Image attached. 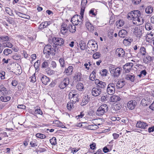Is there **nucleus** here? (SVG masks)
<instances>
[{"label": "nucleus", "instance_id": "1", "mask_svg": "<svg viewBox=\"0 0 154 154\" xmlns=\"http://www.w3.org/2000/svg\"><path fill=\"white\" fill-rule=\"evenodd\" d=\"M140 13L138 10H134L128 14L127 18L133 20V23L136 25H139L143 24L144 20L140 16Z\"/></svg>", "mask_w": 154, "mask_h": 154}, {"label": "nucleus", "instance_id": "2", "mask_svg": "<svg viewBox=\"0 0 154 154\" xmlns=\"http://www.w3.org/2000/svg\"><path fill=\"white\" fill-rule=\"evenodd\" d=\"M109 68L111 73L114 77H118L120 75L122 70L121 68L111 64L109 66Z\"/></svg>", "mask_w": 154, "mask_h": 154}, {"label": "nucleus", "instance_id": "3", "mask_svg": "<svg viewBox=\"0 0 154 154\" xmlns=\"http://www.w3.org/2000/svg\"><path fill=\"white\" fill-rule=\"evenodd\" d=\"M79 94H78L75 92V91L74 90H72L70 91L69 94V98L72 102V104H74L76 102L79 101Z\"/></svg>", "mask_w": 154, "mask_h": 154}, {"label": "nucleus", "instance_id": "4", "mask_svg": "<svg viewBox=\"0 0 154 154\" xmlns=\"http://www.w3.org/2000/svg\"><path fill=\"white\" fill-rule=\"evenodd\" d=\"M51 44L54 47L56 48L57 46H62L64 43L63 39L60 38L54 37L52 39Z\"/></svg>", "mask_w": 154, "mask_h": 154}, {"label": "nucleus", "instance_id": "5", "mask_svg": "<svg viewBox=\"0 0 154 154\" xmlns=\"http://www.w3.org/2000/svg\"><path fill=\"white\" fill-rule=\"evenodd\" d=\"M108 106L106 104H102L97 110L96 114L98 116L102 115L108 111Z\"/></svg>", "mask_w": 154, "mask_h": 154}, {"label": "nucleus", "instance_id": "6", "mask_svg": "<svg viewBox=\"0 0 154 154\" xmlns=\"http://www.w3.org/2000/svg\"><path fill=\"white\" fill-rule=\"evenodd\" d=\"M55 50L53 48H51V46L50 45H45L44 48L43 52L44 54H46L49 55L51 54L52 55H55Z\"/></svg>", "mask_w": 154, "mask_h": 154}, {"label": "nucleus", "instance_id": "7", "mask_svg": "<svg viewBox=\"0 0 154 154\" xmlns=\"http://www.w3.org/2000/svg\"><path fill=\"white\" fill-rule=\"evenodd\" d=\"M115 85L113 83H109L107 85L106 91L107 93L110 95H113L115 92Z\"/></svg>", "mask_w": 154, "mask_h": 154}, {"label": "nucleus", "instance_id": "8", "mask_svg": "<svg viewBox=\"0 0 154 154\" xmlns=\"http://www.w3.org/2000/svg\"><path fill=\"white\" fill-rule=\"evenodd\" d=\"M95 84L97 85V87L99 89L105 88L106 86V83L105 82L100 80L97 79L94 82Z\"/></svg>", "mask_w": 154, "mask_h": 154}, {"label": "nucleus", "instance_id": "9", "mask_svg": "<svg viewBox=\"0 0 154 154\" xmlns=\"http://www.w3.org/2000/svg\"><path fill=\"white\" fill-rule=\"evenodd\" d=\"M69 79L67 78H65L63 80L60 82L59 87L61 89L66 88L69 83Z\"/></svg>", "mask_w": 154, "mask_h": 154}, {"label": "nucleus", "instance_id": "10", "mask_svg": "<svg viewBox=\"0 0 154 154\" xmlns=\"http://www.w3.org/2000/svg\"><path fill=\"white\" fill-rule=\"evenodd\" d=\"M102 91L101 89H99L96 86L92 88L91 94L93 96H98L101 93Z\"/></svg>", "mask_w": 154, "mask_h": 154}, {"label": "nucleus", "instance_id": "11", "mask_svg": "<svg viewBox=\"0 0 154 154\" xmlns=\"http://www.w3.org/2000/svg\"><path fill=\"white\" fill-rule=\"evenodd\" d=\"M133 66V64L132 63H128L123 66V68L125 72L126 73H128L131 69Z\"/></svg>", "mask_w": 154, "mask_h": 154}, {"label": "nucleus", "instance_id": "12", "mask_svg": "<svg viewBox=\"0 0 154 154\" xmlns=\"http://www.w3.org/2000/svg\"><path fill=\"white\" fill-rule=\"evenodd\" d=\"M137 105V102L135 100H131L127 103V106L130 109L132 110L134 109Z\"/></svg>", "mask_w": 154, "mask_h": 154}, {"label": "nucleus", "instance_id": "13", "mask_svg": "<svg viewBox=\"0 0 154 154\" xmlns=\"http://www.w3.org/2000/svg\"><path fill=\"white\" fill-rule=\"evenodd\" d=\"M134 32L136 36L141 37L143 33L142 29V28L135 27L134 29Z\"/></svg>", "mask_w": 154, "mask_h": 154}, {"label": "nucleus", "instance_id": "14", "mask_svg": "<svg viewBox=\"0 0 154 154\" xmlns=\"http://www.w3.org/2000/svg\"><path fill=\"white\" fill-rule=\"evenodd\" d=\"M116 56L119 57H123L125 55V52L122 48H119L116 50Z\"/></svg>", "mask_w": 154, "mask_h": 154}, {"label": "nucleus", "instance_id": "15", "mask_svg": "<svg viewBox=\"0 0 154 154\" xmlns=\"http://www.w3.org/2000/svg\"><path fill=\"white\" fill-rule=\"evenodd\" d=\"M148 126V125L146 123L141 121L138 122L136 125L137 127L143 129L146 128Z\"/></svg>", "mask_w": 154, "mask_h": 154}, {"label": "nucleus", "instance_id": "16", "mask_svg": "<svg viewBox=\"0 0 154 154\" xmlns=\"http://www.w3.org/2000/svg\"><path fill=\"white\" fill-rule=\"evenodd\" d=\"M126 82L123 79H121L119 80L116 84V86L118 89L122 88L125 84Z\"/></svg>", "mask_w": 154, "mask_h": 154}, {"label": "nucleus", "instance_id": "17", "mask_svg": "<svg viewBox=\"0 0 154 154\" xmlns=\"http://www.w3.org/2000/svg\"><path fill=\"white\" fill-rule=\"evenodd\" d=\"M41 79L42 83L45 85H47L50 82L49 78L46 75H42Z\"/></svg>", "mask_w": 154, "mask_h": 154}, {"label": "nucleus", "instance_id": "18", "mask_svg": "<svg viewBox=\"0 0 154 154\" xmlns=\"http://www.w3.org/2000/svg\"><path fill=\"white\" fill-rule=\"evenodd\" d=\"M90 100V97L87 95H85L83 98L81 103V105L82 106H83L87 104Z\"/></svg>", "mask_w": 154, "mask_h": 154}, {"label": "nucleus", "instance_id": "19", "mask_svg": "<svg viewBox=\"0 0 154 154\" xmlns=\"http://www.w3.org/2000/svg\"><path fill=\"white\" fill-rule=\"evenodd\" d=\"M73 70V67L72 66H69L64 71V73L67 75H71Z\"/></svg>", "mask_w": 154, "mask_h": 154}, {"label": "nucleus", "instance_id": "20", "mask_svg": "<svg viewBox=\"0 0 154 154\" xmlns=\"http://www.w3.org/2000/svg\"><path fill=\"white\" fill-rule=\"evenodd\" d=\"M128 32L125 29H122L119 31V36L122 38L125 37L127 35Z\"/></svg>", "mask_w": 154, "mask_h": 154}, {"label": "nucleus", "instance_id": "21", "mask_svg": "<svg viewBox=\"0 0 154 154\" xmlns=\"http://www.w3.org/2000/svg\"><path fill=\"white\" fill-rule=\"evenodd\" d=\"M15 13L17 15H18L19 17H21L22 18H23L27 19H29L30 18V17L29 15H26L24 14H23L19 12L15 11Z\"/></svg>", "mask_w": 154, "mask_h": 154}, {"label": "nucleus", "instance_id": "22", "mask_svg": "<svg viewBox=\"0 0 154 154\" xmlns=\"http://www.w3.org/2000/svg\"><path fill=\"white\" fill-rule=\"evenodd\" d=\"M120 97L118 96L113 95L110 97L109 101L111 102H116L120 100Z\"/></svg>", "mask_w": 154, "mask_h": 154}, {"label": "nucleus", "instance_id": "23", "mask_svg": "<svg viewBox=\"0 0 154 154\" xmlns=\"http://www.w3.org/2000/svg\"><path fill=\"white\" fill-rule=\"evenodd\" d=\"M67 25L66 24H63L61 26V31L63 34H64L67 31Z\"/></svg>", "mask_w": 154, "mask_h": 154}, {"label": "nucleus", "instance_id": "24", "mask_svg": "<svg viewBox=\"0 0 154 154\" xmlns=\"http://www.w3.org/2000/svg\"><path fill=\"white\" fill-rule=\"evenodd\" d=\"M49 24L48 22L47 21L43 22L39 25L38 29H43L46 27Z\"/></svg>", "mask_w": 154, "mask_h": 154}, {"label": "nucleus", "instance_id": "25", "mask_svg": "<svg viewBox=\"0 0 154 154\" xmlns=\"http://www.w3.org/2000/svg\"><path fill=\"white\" fill-rule=\"evenodd\" d=\"M1 92L3 95H6L8 94V91L3 85H1Z\"/></svg>", "mask_w": 154, "mask_h": 154}, {"label": "nucleus", "instance_id": "26", "mask_svg": "<svg viewBox=\"0 0 154 154\" xmlns=\"http://www.w3.org/2000/svg\"><path fill=\"white\" fill-rule=\"evenodd\" d=\"M85 26L90 31H92L94 30V27L93 26L91 23H90L88 21L85 23Z\"/></svg>", "mask_w": 154, "mask_h": 154}, {"label": "nucleus", "instance_id": "27", "mask_svg": "<svg viewBox=\"0 0 154 154\" xmlns=\"http://www.w3.org/2000/svg\"><path fill=\"white\" fill-rule=\"evenodd\" d=\"M146 48L143 47H141L140 49V52L138 53L137 55L144 56L146 55Z\"/></svg>", "mask_w": 154, "mask_h": 154}, {"label": "nucleus", "instance_id": "28", "mask_svg": "<svg viewBox=\"0 0 154 154\" xmlns=\"http://www.w3.org/2000/svg\"><path fill=\"white\" fill-rule=\"evenodd\" d=\"M81 78V74L80 72H76L74 76V79L77 81H80Z\"/></svg>", "mask_w": 154, "mask_h": 154}, {"label": "nucleus", "instance_id": "29", "mask_svg": "<svg viewBox=\"0 0 154 154\" xmlns=\"http://www.w3.org/2000/svg\"><path fill=\"white\" fill-rule=\"evenodd\" d=\"M151 60L152 57L148 55L144 56L143 58V61L145 63H149Z\"/></svg>", "mask_w": 154, "mask_h": 154}, {"label": "nucleus", "instance_id": "30", "mask_svg": "<svg viewBox=\"0 0 154 154\" xmlns=\"http://www.w3.org/2000/svg\"><path fill=\"white\" fill-rule=\"evenodd\" d=\"M68 29L70 32H75L76 30V27L75 25L69 24L68 26Z\"/></svg>", "mask_w": 154, "mask_h": 154}, {"label": "nucleus", "instance_id": "31", "mask_svg": "<svg viewBox=\"0 0 154 154\" xmlns=\"http://www.w3.org/2000/svg\"><path fill=\"white\" fill-rule=\"evenodd\" d=\"M149 102L148 97H145L141 101V103L143 105L147 106L149 104Z\"/></svg>", "mask_w": 154, "mask_h": 154}, {"label": "nucleus", "instance_id": "32", "mask_svg": "<svg viewBox=\"0 0 154 154\" xmlns=\"http://www.w3.org/2000/svg\"><path fill=\"white\" fill-rule=\"evenodd\" d=\"M135 76L130 74L127 75L125 77V79L128 80H130L132 82H133L135 79Z\"/></svg>", "mask_w": 154, "mask_h": 154}, {"label": "nucleus", "instance_id": "33", "mask_svg": "<svg viewBox=\"0 0 154 154\" xmlns=\"http://www.w3.org/2000/svg\"><path fill=\"white\" fill-rule=\"evenodd\" d=\"M95 74L96 71L95 70H94L92 71L91 73L90 74V75L89 78L90 80L92 81H95V80H96L95 79L96 78Z\"/></svg>", "mask_w": 154, "mask_h": 154}, {"label": "nucleus", "instance_id": "34", "mask_svg": "<svg viewBox=\"0 0 154 154\" xmlns=\"http://www.w3.org/2000/svg\"><path fill=\"white\" fill-rule=\"evenodd\" d=\"M53 124L56 125V126L57 127L63 128V127L62 126H63L62 125V123L59 120H54L53 121Z\"/></svg>", "mask_w": 154, "mask_h": 154}, {"label": "nucleus", "instance_id": "35", "mask_svg": "<svg viewBox=\"0 0 154 154\" xmlns=\"http://www.w3.org/2000/svg\"><path fill=\"white\" fill-rule=\"evenodd\" d=\"M153 11V9L152 7L150 6H147L145 9L146 12L148 14H150L152 13Z\"/></svg>", "mask_w": 154, "mask_h": 154}, {"label": "nucleus", "instance_id": "36", "mask_svg": "<svg viewBox=\"0 0 154 154\" xmlns=\"http://www.w3.org/2000/svg\"><path fill=\"white\" fill-rule=\"evenodd\" d=\"M46 72L48 75H53L55 73L54 71L51 69L50 68H48L46 69Z\"/></svg>", "mask_w": 154, "mask_h": 154}, {"label": "nucleus", "instance_id": "37", "mask_svg": "<svg viewBox=\"0 0 154 154\" xmlns=\"http://www.w3.org/2000/svg\"><path fill=\"white\" fill-rule=\"evenodd\" d=\"M125 22L123 20H119L116 22V25L119 27H121L124 25Z\"/></svg>", "mask_w": 154, "mask_h": 154}, {"label": "nucleus", "instance_id": "38", "mask_svg": "<svg viewBox=\"0 0 154 154\" xmlns=\"http://www.w3.org/2000/svg\"><path fill=\"white\" fill-rule=\"evenodd\" d=\"M76 88L79 91H82L84 88L83 85L81 83H79L76 85Z\"/></svg>", "mask_w": 154, "mask_h": 154}, {"label": "nucleus", "instance_id": "39", "mask_svg": "<svg viewBox=\"0 0 154 154\" xmlns=\"http://www.w3.org/2000/svg\"><path fill=\"white\" fill-rule=\"evenodd\" d=\"M11 98L10 97H1V100L3 102H6L9 101Z\"/></svg>", "mask_w": 154, "mask_h": 154}, {"label": "nucleus", "instance_id": "40", "mask_svg": "<svg viewBox=\"0 0 154 154\" xmlns=\"http://www.w3.org/2000/svg\"><path fill=\"white\" fill-rule=\"evenodd\" d=\"M88 127L89 129L93 130H95L98 128V127L96 124L89 125Z\"/></svg>", "mask_w": 154, "mask_h": 154}, {"label": "nucleus", "instance_id": "41", "mask_svg": "<svg viewBox=\"0 0 154 154\" xmlns=\"http://www.w3.org/2000/svg\"><path fill=\"white\" fill-rule=\"evenodd\" d=\"M108 71L107 70L104 69L102 70L100 72V73L102 76H106L107 75Z\"/></svg>", "mask_w": 154, "mask_h": 154}, {"label": "nucleus", "instance_id": "42", "mask_svg": "<svg viewBox=\"0 0 154 154\" xmlns=\"http://www.w3.org/2000/svg\"><path fill=\"white\" fill-rule=\"evenodd\" d=\"M145 28L146 30H150L153 28L152 26H151V24L149 23H147L145 24Z\"/></svg>", "mask_w": 154, "mask_h": 154}, {"label": "nucleus", "instance_id": "43", "mask_svg": "<svg viewBox=\"0 0 154 154\" xmlns=\"http://www.w3.org/2000/svg\"><path fill=\"white\" fill-rule=\"evenodd\" d=\"M50 143L52 145H55L57 144V139L55 137H53L50 140Z\"/></svg>", "mask_w": 154, "mask_h": 154}, {"label": "nucleus", "instance_id": "44", "mask_svg": "<svg viewBox=\"0 0 154 154\" xmlns=\"http://www.w3.org/2000/svg\"><path fill=\"white\" fill-rule=\"evenodd\" d=\"M97 43L96 44L94 43L93 45L90 46V48H91V50L93 51H96L97 48V46H96Z\"/></svg>", "mask_w": 154, "mask_h": 154}, {"label": "nucleus", "instance_id": "45", "mask_svg": "<svg viewBox=\"0 0 154 154\" xmlns=\"http://www.w3.org/2000/svg\"><path fill=\"white\" fill-rule=\"evenodd\" d=\"M80 49L82 50H84L86 48V44L83 42L82 41L79 44Z\"/></svg>", "mask_w": 154, "mask_h": 154}, {"label": "nucleus", "instance_id": "46", "mask_svg": "<svg viewBox=\"0 0 154 154\" xmlns=\"http://www.w3.org/2000/svg\"><path fill=\"white\" fill-rule=\"evenodd\" d=\"M49 64V62L48 61L45 60L42 63V68H45L48 66Z\"/></svg>", "mask_w": 154, "mask_h": 154}, {"label": "nucleus", "instance_id": "47", "mask_svg": "<svg viewBox=\"0 0 154 154\" xmlns=\"http://www.w3.org/2000/svg\"><path fill=\"white\" fill-rule=\"evenodd\" d=\"M59 63L61 67H64L65 66V63L64 59L63 58H61L60 59Z\"/></svg>", "mask_w": 154, "mask_h": 154}, {"label": "nucleus", "instance_id": "48", "mask_svg": "<svg viewBox=\"0 0 154 154\" xmlns=\"http://www.w3.org/2000/svg\"><path fill=\"white\" fill-rule=\"evenodd\" d=\"M101 55L99 52H97L93 54L92 57L94 59H97L101 56Z\"/></svg>", "mask_w": 154, "mask_h": 154}, {"label": "nucleus", "instance_id": "49", "mask_svg": "<svg viewBox=\"0 0 154 154\" xmlns=\"http://www.w3.org/2000/svg\"><path fill=\"white\" fill-rule=\"evenodd\" d=\"M12 52L11 50L7 48L5 49L3 52L4 54L6 55H8L9 54L12 53Z\"/></svg>", "mask_w": 154, "mask_h": 154}, {"label": "nucleus", "instance_id": "50", "mask_svg": "<svg viewBox=\"0 0 154 154\" xmlns=\"http://www.w3.org/2000/svg\"><path fill=\"white\" fill-rule=\"evenodd\" d=\"M3 45L5 47H7L9 48H11L13 46V45L11 43L8 42L4 43Z\"/></svg>", "mask_w": 154, "mask_h": 154}, {"label": "nucleus", "instance_id": "51", "mask_svg": "<svg viewBox=\"0 0 154 154\" xmlns=\"http://www.w3.org/2000/svg\"><path fill=\"white\" fill-rule=\"evenodd\" d=\"M36 136L37 137L41 139H44L46 138V137L45 135L40 133H38L36 134Z\"/></svg>", "mask_w": 154, "mask_h": 154}, {"label": "nucleus", "instance_id": "52", "mask_svg": "<svg viewBox=\"0 0 154 154\" xmlns=\"http://www.w3.org/2000/svg\"><path fill=\"white\" fill-rule=\"evenodd\" d=\"M87 3V0H82L81 5V7L85 8Z\"/></svg>", "mask_w": 154, "mask_h": 154}, {"label": "nucleus", "instance_id": "53", "mask_svg": "<svg viewBox=\"0 0 154 154\" xmlns=\"http://www.w3.org/2000/svg\"><path fill=\"white\" fill-rule=\"evenodd\" d=\"M30 144L31 146L32 147H34L37 146V143L35 140L31 141Z\"/></svg>", "mask_w": 154, "mask_h": 154}, {"label": "nucleus", "instance_id": "54", "mask_svg": "<svg viewBox=\"0 0 154 154\" xmlns=\"http://www.w3.org/2000/svg\"><path fill=\"white\" fill-rule=\"evenodd\" d=\"M9 38L8 36H1V40H2V41H6L8 40Z\"/></svg>", "mask_w": 154, "mask_h": 154}, {"label": "nucleus", "instance_id": "55", "mask_svg": "<svg viewBox=\"0 0 154 154\" xmlns=\"http://www.w3.org/2000/svg\"><path fill=\"white\" fill-rule=\"evenodd\" d=\"M85 7H81L80 14L81 15L82 18L83 17L84 13L85 11Z\"/></svg>", "mask_w": 154, "mask_h": 154}, {"label": "nucleus", "instance_id": "56", "mask_svg": "<svg viewBox=\"0 0 154 154\" xmlns=\"http://www.w3.org/2000/svg\"><path fill=\"white\" fill-rule=\"evenodd\" d=\"M94 41L93 40H90L88 41L87 44V47L90 48V46L94 44Z\"/></svg>", "mask_w": 154, "mask_h": 154}, {"label": "nucleus", "instance_id": "57", "mask_svg": "<svg viewBox=\"0 0 154 154\" xmlns=\"http://www.w3.org/2000/svg\"><path fill=\"white\" fill-rule=\"evenodd\" d=\"M5 72L4 71H1V79H5Z\"/></svg>", "mask_w": 154, "mask_h": 154}, {"label": "nucleus", "instance_id": "58", "mask_svg": "<svg viewBox=\"0 0 154 154\" xmlns=\"http://www.w3.org/2000/svg\"><path fill=\"white\" fill-rule=\"evenodd\" d=\"M12 57L13 59L17 60H18L20 58V57L18 54H15L13 55L12 56Z\"/></svg>", "mask_w": 154, "mask_h": 154}, {"label": "nucleus", "instance_id": "59", "mask_svg": "<svg viewBox=\"0 0 154 154\" xmlns=\"http://www.w3.org/2000/svg\"><path fill=\"white\" fill-rule=\"evenodd\" d=\"M80 149V148H72L71 149L72 152L74 154L75 153L77 152Z\"/></svg>", "mask_w": 154, "mask_h": 154}, {"label": "nucleus", "instance_id": "60", "mask_svg": "<svg viewBox=\"0 0 154 154\" xmlns=\"http://www.w3.org/2000/svg\"><path fill=\"white\" fill-rule=\"evenodd\" d=\"M35 114H38L40 115L42 114V112L40 109H36L35 110Z\"/></svg>", "mask_w": 154, "mask_h": 154}, {"label": "nucleus", "instance_id": "61", "mask_svg": "<svg viewBox=\"0 0 154 154\" xmlns=\"http://www.w3.org/2000/svg\"><path fill=\"white\" fill-rule=\"evenodd\" d=\"M67 107L68 109L69 110H70L71 109H72V108L73 107L72 106L73 105H72V106L71 105V103H68L67 104Z\"/></svg>", "mask_w": 154, "mask_h": 154}, {"label": "nucleus", "instance_id": "62", "mask_svg": "<svg viewBox=\"0 0 154 154\" xmlns=\"http://www.w3.org/2000/svg\"><path fill=\"white\" fill-rule=\"evenodd\" d=\"M112 136L114 139H116L118 138L119 135V134L116 133H114L112 134Z\"/></svg>", "mask_w": 154, "mask_h": 154}, {"label": "nucleus", "instance_id": "63", "mask_svg": "<svg viewBox=\"0 0 154 154\" xmlns=\"http://www.w3.org/2000/svg\"><path fill=\"white\" fill-rule=\"evenodd\" d=\"M17 83L18 82L15 79L12 81L11 83V84L13 86H16L17 85Z\"/></svg>", "mask_w": 154, "mask_h": 154}, {"label": "nucleus", "instance_id": "64", "mask_svg": "<svg viewBox=\"0 0 154 154\" xmlns=\"http://www.w3.org/2000/svg\"><path fill=\"white\" fill-rule=\"evenodd\" d=\"M96 143H93L90 145V148L92 149H96Z\"/></svg>", "mask_w": 154, "mask_h": 154}]
</instances>
